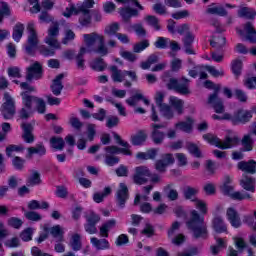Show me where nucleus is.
Wrapping results in <instances>:
<instances>
[{"mask_svg": "<svg viewBox=\"0 0 256 256\" xmlns=\"http://www.w3.org/2000/svg\"><path fill=\"white\" fill-rule=\"evenodd\" d=\"M98 53V55L105 56L109 53V49L105 46V36L93 32L91 34H84V44L80 48V55L86 53Z\"/></svg>", "mask_w": 256, "mask_h": 256, "instance_id": "3", "label": "nucleus"}, {"mask_svg": "<svg viewBox=\"0 0 256 256\" xmlns=\"http://www.w3.org/2000/svg\"><path fill=\"white\" fill-rule=\"evenodd\" d=\"M20 97L22 98V109L19 111V117L21 119H29L35 113V110L40 115H43L47 111V105L45 100L37 96L30 95L34 93L35 88L27 82L20 83ZM33 103H35V110L33 109Z\"/></svg>", "mask_w": 256, "mask_h": 256, "instance_id": "2", "label": "nucleus"}, {"mask_svg": "<svg viewBox=\"0 0 256 256\" xmlns=\"http://www.w3.org/2000/svg\"><path fill=\"white\" fill-rule=\"evenodd\" d=\"M169 43H171L169 38L158 37L154 43V46L157 49H167V47H169Z\"/></svg>", "mask_w": 256, "mask_h": 256, "instance_id": "61", "label": "nucleus"}, {"mask_svg": "<svg viewBox=\"0 0 256 256\" xmlns=\"http://www.w3.org/2000/svg\"><path fill=\"white\" fill-rule=\"evenodd\" d=\"M120 57H122V59H125L126 61H129L130 63H135V61L137 60V55L127 50H121Z\"/></svg>", "mask_w": 256, "mask_h": 256, "instance_id": "62", "label": "nucleus"}, {"mask_svg": "<svg viewBox=\"0 0 256 256\" xmlns=\"http://www.w3.org/2000/svg\"><path fill=\"white\" fill-rule=\"evenodd\" d=\"M240 185L245 191L255 193V179L251 178V176L243 174L242 179L240 180Z\"/></svg>", "mask_w": 256, "mask_h": 256, "instance_id": "30", "label": "nucleus"}, {"mask_svg": "<svg viewBox=\"0 0 256 256\" xmlns=\"http://www.w3.org/2000/svg\"><path fill=\"white\" fill-rule=\"evenodd\" d=\"M97 131L95 130V125L94 124H89L87 126V131H86V140L83 137H80L77 141V148L80 150L85 149L87 147V141H93L95 139Z\"/></svg>", "mask_w": 256, "mask_h": 256, "instance_id": "19", "label": "nucleus"}, {"mask_svg": "<svg viewBox=\"0 0 256 256\" xmlns=\"http://www.w3.org/2000/svg\"><path fill=\"white\" fill-rule=\"evenodd\" d=\"M204 87L214 91V93L208 97L207 101L208 105H211L215 113H217L212 116V119H216L218 121H232L234 125H239L241 123L245 124L248 123V121H251L253 114L256 113V106H253L250 110H239L237 113L231 116V114L225 113L223 101L219 99V95L217 94L219 89H221V85L214 84L213 82L207 80L204 82Z\"/></svg>", "mask_w": 256, "mask_h": 256, "instance_id": "1", "label": "nucleus"}, {"mask_svg": "<svg viewBox=\"0 0 256 256\" xmlns=\"http://www.w3.org/2000/svg\"><path fill=\"white\" fill-rule=\"evenodd\" d=\"M43 75V66L41 63L34 62L27 68L26 79L27 81H35L37 79H41Z\"/></svg>", "mask_w": 256, "mask_h": 256, "instance_id": "17", "label": "nucleus"}, {"mask_svg": "<svg viewBox=\"0 0 256 256\" xmlns=\"http://www.w3.org/2000/svg\"><path fill=\"white\" fill-rule=\"evenodd\" d=\"M193 118H187L186 121H180L175 124L176 131H183V133H191L193 131Z\"/></svg>", "mask_w": 256, "mask_h": 256, "instance_id": "29", "label": "nucleus"}, {"mask_svg": "<svg viewBox=\"0 0 256 256\" xmlns=\"http://www.w3.org/2000/svg\"><path fill=\"white\" fill-rule=\"evenodd\" d=\"M28 209L35 211L37 209H49V203L45 201L31 200L28 202Z\"/></svg>", "mask_w": 256, "mask_h": 256, "instance_id": "49", "label": "nucleus"}, {"mask_svg": "<svg viewBox=\"0 0 256 256\" xmlns=\"http://www.w3.org/2000/svg\"><path fill=\"white\" fill-rule=\"evenodd\" d=\"M204 71L210 73L212 77H223V75H225L223 69L217 70L213 66H203L200 71V79H207V73H205Z\"/></svg>", "mask_w": 256, "mask_h": 256, "instance_id": "28", "label": "nucleus"}, {"mask_svg": "<svg viewBox=\"0 0 256 256\" xmlns=\"http://www.w3.org/2000/svg\"><path fill=\"white\" fill-rule=\"evenodd\" d=\"M232 181L233 180L231 179V177H224L223 183L220 187L224 195H228L229 197H231V199H235L237 201H243V199H251V195H249V193L235 191L233 186L231 185Z\"/></svg>", "mask_w": 256, "mask_h": 256, "instance_id": "10", "label": "nucleus"}, {"mask_svg": "<svg viewBox=\"0 0 256 256\" xmlns=\"http://www.w3.org/2000/svg\"><path fill=\"white\" fill-rule=\"evenodd\" d=\"M24 211V217H26L28 219V221H33L35 223L41 221V219H43V216H41V214H39L38 212L35 211H25V209H23Z\"/></svg>", "mask_w": 256, "mask_h": 256, "instance_id": "58", "label": "nucleus"}, {"mask_svg": "<svg viewBox=\"0 0 256 256\" xmlns=\"http://www.w3.org/2000/svg\"><path fill=\"white\" fill-rule=\"evenodd\" d=\"M175 163V157L173 154L167 153L162 155V159L158 160L155 164L156 171L163 172L169 167V165H173Z\"/></svg>", "mask_w": 256, "mask_h": 256, "instance_id": "24", "label": "nucleus"}, {"mask_svg": "<svg viewBox=\"0 0 256 256\" xmlns=\"http://www.w3.org/2000/svg\"><path fill=\"white\" fill-rule=\"evenodd\" d=\"M157 157V150L156 149H151L147 152H139L136 154V158L139 161H147L149 159H155Z\"/></svg>", "mask_w": 256, "mask_h": 256, "instance_id": "46", "label": "nucleus"}, {"mask_svg": "<svg viewBox=\"0 0 256 256\" xmlns=\"http://www.w3.org/2000/svg\"><path fill=\"white\" fill-rule=\"evenodd\" d=\"M212 227L216 233H225L227 231V224L221 216H215L212 221Z\"/></svg>", "mask_w": 256, "mask_h": 256, "instance_id": "32", "label": "nucleus"}, {"mask_svg": "<svg viewBox=\"0 0 256 256\" xmlns=\"http://www.w3.org/2000/svg\"><path fill=\"white\" fill-rule=\"evenodd\" d=\"M139 101H142L146 107H149V105H151V100L145 97L141 92H136L132 97L126 100V103L130 107H135L136 105H138Z\"/></svg>", "mask_w": 256, "mask_h": 256, "instance_id": "26", "label": "nucleus"}, {"mask_svg": "<svg viewBox=\"0 0 256 256\" xmlns=\"http://www.w3.org/2000/svg\"><path fill=\"white\" fill-rule=\"evenodd\" d=\"M57 37H59V24L53 23L48 29V35L45 38L46 45H49L52 47V49L39 47V51L42 55H44V57H52V55H55V49H59V47H61Z\"/></svg>", "mask_w": 256, "mask_h": 256, "instance_id": "5", "label": "nucleus"}, {"mask_svg": "<svg viewBox=\"0 0 256 256\" xmlns=\"http://www.w3.org/2000/svg\"><path fill=\"white\" fill-rule=\"evenodd\" d=\"M3 103L0 107V112L4 119H13L17 113L15 98L9 92H5L2 99Z\"/></svg>", "mask_w": 256, "mask_h": 256, "instance_id": "9", "label": "nucleus"}, {"mask_svg": "<svg viewBox=\"0 0 256 256\" xmlns=\"http://www.w3.org/2000/svg\"><path fill=\"white\" fill-rule=\"evenodd\" d=\"M23 134L22 139L25 143H33L35 141V136L33 135V127H35V122L23 123L21 125Z\"/></svg>", "mask_w": 256, "mask_h": 256, "instance_id": "25", "label": "nucleus"}, {"mask_svg": "<svg viewBox=\"0 0 256 256\" xmlns=\"http://www.w3.org/2000/svg\"><path fill=\"white\" fill-rule=\"evenodd\" d=\"M226 219L229 221L232 227H235L236 229L241 225V217H239V213L233 207L227 209Z\"/></svg>", "mask_w": 256, "mask_h": 256, "instance_id": "27", "label": "nucleus"}, {"mask_svg": "<svg viewBox=\"0 0 256 256\" xmlns=\"http://www.w3.org/2000/svg\"><path fill=\"white\" fill-rule=\"evenodd\" d=\"M127 199H129V189L125 183H120L116 192L117 205L125 207Z\"/></svg>", "mask_w": 256, "mask_h": 256, "instance_id": "20", "label": "nucleus"}, {"mask_svg": "<svg viewBox=\"0 0 256 256\" xmlns=\"http://www.w3.org/2000/svg\"><path fill=\"white\" fill-rule=\"evenodd\" d=\"M231 71L235 77H239L241 71H243V61L239 58L234 59L231 62Z\"/></svg>", "mask_w": 256, "mask_h": 256, "instance_id": "47", "label": "nucleus"}, {"mask_svg": "<svg viewBox=\"0 0 256 256\" xmlns=\"http://www.w3.org/2000/svg\"><path fill=\"white\" fill-rule=\"evenodd\" d=\"M242 147L244 151H253V138H251V134L244 135L242 138Z\"/></svg>", "mask_w": 256, "mask_h": 256, "instance_id": "59", "label": "nucleus"}, {"mask_svg": "<svg viewBox=\"0 0 256 256\" xmlns=\"http://www.w3.org/2000/svg\"><path fill=\"white\" fill-rule=\"evenodd\" d=\"M179 227L180 224L178 222H174L168 230V237L169 239H171L174 245H181V243L185 241V236H183V234L175 236L177 234V231L179 230Z\"/></svg>", "mask_w": 256, "mask_h": 256, "instance_id": "23", "label": "nucleus"}, {"mask_svg": "<svg viewBox=\"0 0 256 256\" xmlns=\"http://www.w3.org/2000/svg\"><path fill=\"white\" fill-rule=\"evenodd\" d=\"M204 218L197 210L190 211V220L187 222V227L192 231L195 237H206L207 228L203 224Z\"/></svg>", "mask_w": 256, "mask_h": 256, "instance_id": "6", "label": "nucleus"}, {"mask_svg": "<svg viewBox=\"0 0 256 256\" xmlns=\"http://www.w3.org/2000/svg\"><path fill=\"white\" fill-rule=\"evenodd\" d=\"M68 245L73 251H81V247H83V244L81 243V235L77 233L71 234Z\"/></svg>", "mask_w": 256, "mask_h": 256, "instance_id": "33", "label": "nucleus"}, {"mask_svg": "<svg viewBox=\"0 0 256 256\" xmlns=\"http://www.w3.org/2000/svg\"><path fill=\"white\" fill-rule=\"evenodd\" d=\"M25 32V25L22 23H17L13 28L12 37L16 43L21 41V37H23V33Z\"/></svg>", "mask_w": 256, "mask_h": 256, "instance_id": "43", "label": "nucleus"}, {"mask_svg": "<svg viewBox=\"0 0 256 256\" xmlns=\"http://www.w3.org/2000/svg\"><path fill=\"white\" fill-rule=\"evenodd\" d=\"M111 187H105L102 192H96L93 195V201L95 203H103L105 201L106 197H109L111 195Z\"/></svg>", "mask_w": 256, "mask_h": 256, "instance_id": "41", "label": "nucleus"}, {"mask_svg": "<svg viewBox=\"0 0 256 256\" xmlns=\"http://www.w3.org/2000/svg\"><path fill=\"white\" fill-rule=\"evenodd\" d=\"M147 47H149V40H143L133 45V51L134 53H142Z\"/></svg>", "mask_w": 256, "mask_h": 256, "instance_id": "63", "label": "nucleus"}, {"mask_svg": "<svg viewBox=\"0 0 256 256\" xmlns=\"http://www.w3.org/2000/svg\"><path fill=\"white\" fill-rule=\"evenodd\" d=\"M25 151V146L23 144L9 145L6 148L7 157H13L15 153H23Z\"/></svg>", "mask_w": 256, "mask_h": 256, "instance_id": "51", "label": "nucleus"}, {"mask_svg": "<svg viewBox=\"0 0 256 256\" xmlns=\"http://www.w3.org/2000/svg\"><path fill=\"white\" fill-rule=\"evenodd\" d=\"M238 168L241 171H245L246 173H255L256 172V162L251 160L249 162H240L238 164Z\"/></svg>", "mask_w": 256, "mask_h": 256, "instance_id": "44", "label": "nucleus"}, {"mask_svg": "<svg viewBox=\"0 0 256 256\" xmlns=\"http://www.w3.org/2000/svg\"><path fill=\"white\" fill-rule=\"evenodd\" d=\"M243 83L247 89H256V77L255 76L246 77L244 79Z\"/></svg>", "mask_w": 256, "mask_h": 256, "instance_id": "64", "label": "nucleus"}, {"mask_svg": "<svg viewBox=\"0 0 256 256\" xmlns=\"http://www.w3.org/2000/svg\"><path fill=\"white\" fill-rule=\"evenodd\" d=\"M119 29H121V26L119 25V23L117 22L110 23L105 26L104 35L106 37H113L115 35L117 36V34L119 33Z\"/></svg>", "mask_w": 256, "mask_h": 256, "instance_id": "39", "label": "nucleus"}, {"mask_svg": "<svg viewBox=\"0 0 256 256\" xmlns=\"http://www.w3.org/2000/svg\"><path fill=\"white\" fill-rule=\"evenodd\" d=\"M91 245L95 247V249H98L99 251H105L106 249L111 248V244H109V241L107 239H98L95 237H92L90 239Z\"/></svg>", "mask_w": 256, "mask_h": 256, "instance_id": "34", "label": "nucleus"}, {"mask_svg": "<svg viewBox=\"0 0 256 256\" xmlns=\"http://www.w3.org/2000/svg\"><path fill=\"white\" fill-rule=\"evenodd\" d=\"M93 5H95L94 0H84L81 7H79V13H81L79 23L82 27H89V24L92 23V15L89 9H93Z\"/></svg>", "mask_w": 256, "mask_h": 256, "instance_id": "13", "label": "nucleus"}, {"mask_svg": "<svg viewBox=\"0 0 256 256\" xmlns=\"http://www.w3.org/2000/svg\"><path fill=\"white\" fill-rule=\"evenodd\" d=\"M195 41V36L193 34H187L183 39L184 51L187 55H195V49L193 48V43Z\"/></svg>", "mask_w": 256, "mask_h": 256, "instance_id": "31", "label": "nucleus"}, {"mask_svg": "<svg viewBox=\"0 0 256 256\" xmlns=\"http://www.w3.org/2000/svg\"><path fill=\"white\" fill-rule=\"evenodd\" d=\"M101 221V217L96 214L95 212H90L86 216V224H85V231L89 233V235H95L97 233V223Z\"/></svg>", "mask_w": 256, "mask_h": 256, "instance_id": "15", "label": "nucleus"}, {"mask_svg": "<svg viewBox=\"0 0 256 256\" xmlns=\"http://www.w3.org/2000/svg\"><path fill=\"white\" fill-rule=\"evenodd\" d=\"M25 10L30 11V13H39V11H41L39 0H28L26 2Z\"/></svg>", "mask_w": 256, "mask_h": 256, "instance_id": "53", "label": "nucleus"}, {"mask_svg": "<svg viewBox=\"0 0 256 256\" xmlns=\"http://www.w3.org/2000/svg\"><path fill=\"white\" fill-rule=\"evenodd\" d=\"M197 193H199V189L191 186H186L183 188V195L185 199L191 201L192 203L197 200Z\"/></svg>", "mask_w": 256, "mask_h": 256, "instance_id": "38", "label": "nucleus"}, {"mask_svg": "<svg viewBox=\"0 0 256 256\" xmlns=\"http://www.w3.org/2000/svg\"><path fill=\"white\" fill-rule=\"evenodd\" d=\"M116 3L126 5L120 9V15L124 21H129L131 17H137L140 11H143V5L138 0H115Z\"/></svg>", "mask_w": 256, "mask_h": 256, "instance_id": "7", "label": "nucleus"}, {"mask_svg": "<svg viewBox=\"0 0 256 256\" xmlns=\"http://www.w3.org/2000/svg\"><path fill=\"white\" fill-rule=\"evenodd\" d=\"M79 7H81V4L75 5L73 3H69L65 10L62 12L63 17L69 19V17H73V15L79 14Z\"/></svg>", "mask_w": 256, "mask_h": 256, "instance_id": "40", "label": "nucleus"}, {"mask_svg": "<svg viewBox=\"0 0 256 256\" xmlns=\"http://www.w3.org/2000/svg\"><path fill=\"white\" fill-rule=\"evenodd\" d=\"M164 81L167 82V87L168 89H173L174 91H178V93H181V95H189V87L187 86V83H189V80L184 79L185 85L179 83L177 79L175 78H170L167 80V78H164Z\"/></svg>", "mask_w": 256, "mask_h": 256, "instance_id": "16", "label": "nucleus"}, {"mask_svg": "<svg viewBox=\"0 0 256 256\" xmlns=\"http://www.w3.org/2000/svg\"><path fill=\"white\" fill-rule=\"evenodd\" d=\"M28 187H35V185H41V173L37 170H31L27 178Z\"/></svg>", "mask_w": 256, "mask_h": 256, "instance_id": "36", "label": "nucleus"}, {"mask_svg": "<svg viewBox=\"0 0 256 256\" xmlns=\"http://www.w3.org/2000/svg\"><path fill=\"white\" fill-rule=\"evenodd\" d=\"M117 225L116 219H110L100 227L101 237H109V231L115 229Z\"/></svg>", "mask_w": 256, "mask_h": 256, "instance_id": "35", "label": "nucleus"}, {"mask_svg": "<svg viewBox=\"0 0 256 256\" xmlns=\"http://www.w3.org/2000/svg\"><path fill=\"white\" fill-rule=\"evenodd\" d=\"M110 71L112 81H114L115 83H123L124 81V87H131V82L126 79L125 71L117 69L116 66L110 67Z\"/></svg>", "mask_w": 256, "mask_h": 256, "instance_id": "21", "label": "nucleus"}, {"mask_svg": "<svg viewBox=\"0 0 256 256\" xmlns=\"http://www.w3.org/2000/svg\"><path fill=\"white\" fill-rule=\"evenodd\" d=\"M159 129H163V125L154 124L152 125V139L154 143H162L163 139H165V134Z\"/></svg>", "mask_w": 256, "mask_h": 256, "instance_id": "37", "label": "nucleus"}, {"mask_svg": "<svg viewBox=\"0 0 256 256\" xmlns=\"http://www.w3.org/2000/svg\"><path fill=\"white\" fill-rule=\"evenodd\" d=\"M204 141H207L209 145H214V147H218V149H231V147H235L239 143V138L237 136L227 137L224 141H221L213 134H205L203 135Z\"/></svg>", "mask_w": 256, "mask_h": 256, "instance_id": "8", "label": "nucleus"}, {"mask_svg": "<svg viewBox=\"0 0 256 256\" xmlns=\"http://www.w3.org/2000/svg\"><path fill=\"white\" fill-rule=\"evenodd\" d=\"M35 233V228H25L21 234H20V238L25 241V242H29V241H33V234Z\"/></svg>", "mask_w": 256, "mask_h": 256, "instance_id": "57", "label": "nucleus"}, {"mask_svg": "<svg viewBox=\"0 0 256 256\" xmlns=\"http://www.w3.org/2000/svg\"><path fill=\"white\" fill-rule=\"evenodd\" d=\"M113 137L116 141V143H119L121 146L118 148L117 146H110L106 148V153L107 155H133L131 152V146L129 143L125 142L124 140L121 139V136H119L117 133H113Z\"/></svg>", "mask_w": 256, "mask_h": 256, "instance_id": "12", "label": "nucleus"}, {"mask_svg": "<svg viewBox=\"0 0 256 256\" xmlns=\"http://www.w3.org/2000/svg\"><path fill=\"white\" fill-rule=\"evenodd\" d=\"M207 12L211 15H220L221 17H224V15H227V11L225 8L221 5L212 4L208 7Z\"/></svg>", "mask_w": 256, "mask_h": 256, "instance_id": "48", "label": "nucleus"}, {"mask_svg": "<svg viewBox=\"0 0 256 256\" xmlns=\"http://www.w3.org/2000/svg\"><path fill=\"white\" fill-rule=\"evenodd\" d=\"M147 139V134L144 131H140L132 136V145H143Z\"/></svg>", "mask_w": 256, "mask_h": 256, "instance_id": "55", "label": "nucleus"}, {"mask_svg": "<svg viewBox=\"0 0 256 256\" xmlns=\"http://www.w3.org/2000/svg\"><path fill=\"white\" fill-rule=\"evenodd\" d=\"M155 104H150V117L152 121H159V114L165 119H173V108L169 106V104L163 103L165 101V92L157 91L154 94Z\"/></svg>", "mask_w": 256, "mask_h": 256, "instance_id": "4", "label": "nucleus"}, {"mask_svg": "<svg viewBox=\"0 0 256 256\" xmlns=\"http://www.w3.org/2000/svg\"><path fill=\"white\" fill-rule=\"evenodd\" d=\"M193 203L194 207H196L202 215H207V211H209L207 208V202L198 198Z\"/></svg>", "mask_w": 256, "mask_h": 256, "instance_id": "60", "label": "nucleus"}, {"mask_svg": "<svg viewBox=\"0 0 256 256\" xmlns=\"http://www.w3.org/2000/svg\"><path fill=\"white\" fill-rule=\"evenodd\" d=\"M50 145L52 149H56L57 151H61L63 147H65V141L60 137H52L50 139Z\"/></svg>", "mask_w": 256, "mask_h": 256, "instance_id": "56", "label": "nucleus"}, {"mask_svg": "<svg viewBox=\"0 0 256 256\" xmlns=\"http://www.w3.org/2000/svg\"><path fill=\"white\" fill-rule=\"evenodd\" d=\"M26 29L28 38L27 43L24 45V49L28 55H33L39 44V36H37V31L35 30V22H28Z\"/></svg>", "mask_w": 256, "mask_h": 256, "instance_id": "11", "label": "nucleus"}, {"mask_svg": "<svg viewBox=\"0 0 256 256\" xmlns=\"http://www.w3.org/2000/svg\"><path fill=\"white\" fill-rule=\"evenodd\" d=\"M61 79H63V74H59L51 85L52 93L54 95H61V90L63 89Z\"/></svg>", "mask_w": 256, "mask_h": 256, "instance_id": "50", "label": "nucleus"}, {"mask_svg": "<svg viewBox=\"0 0 256 256\" xmlns=\"http://www.w3.org/2000/svg\"><path fill=\"white\" fill-rule=\"evenodd\" d=\"M168 103H169L168 106H170V109L174 111L173 117H175V113H177V115H182L185 109V101H183L178 97L170 96L168 99Z\"/></svg>", "mask_w": 256, "mask_h": 256, "instance_id": "22", "label": "nucleus"}, {"mask_svg": "<svg viewBox=\"0 0 256 256\" xmlns=\"http://www.w3.org/2000/svg\"><path fill=\"white\" fill-rule=\"evenodd\" d=\"M52 235L54 239H59V241H63L65 237V228L60 225H55L50 228L44 227V232L40 234L39 238L37 239L38 243H43L45 239H47L48 235Z\"/></svg>", "mask_w": 256, "mask_h": 256, "instance_id": "14", "label": "nucleus"}, {"mask_svg": "<svg viewBox=\"0 0 256 256\" xmlns=\"http://www.w3.org/2000/svg\"><path fill=\"white\" fill-rule=\"evenodd\" d=\"M149 177H151V171H149V168L139 166L135 169L134 183H136V185H143Z\"/></svg>", "mask_w": 256, "mask_h": 256, "instance_id": "18", "label": "nucleus"}, {"mask_svg": "<svg viewBox=\"0 0 256 256\" xmlns=\"http://www.w3.org/2000/svg\"><path fill=\"white\" fill-rule=\"evenodd\" d=\"M47 153V150L45 149V146L43 145H37L36 147H30L27 149V159H31L33 155H45Z\"/></svg>", "mask_w": 256, "mask_h": 256, "instance_id": "42", "label": "nucleus"}, {"mask_svg": "<svg viewBox=\"0 0 256 256\" xmlns=\"http://www.w3.org/2000/svg\"><path fill=\"white\" fill-rule=\"evenodd\" d=\"M239 17H243L244 19H255L256 11L252 8L241 7L238 10Z\"/></svg>", "mask_w": 256, "mask_h": 256, "instance_id": "45", "label": "nucleus"}, {"mask_svg": "<svg viewBox=\"0 0 256 256\" xmlns=\"http://www.w3.org/2000/svg\"><path fill=\"white\" fill-rule=\"evenodd\" d=\"M153 186L144 187V194H137L134 200L135 205H139V203H143V201H147L149 199V193H151Z\"/></svg>", "mask_w": 256, "mask_h": 256, "instance_id": "52", "label": "nucleus"}, {"mask_svg": "<svg viewBox=\"0 0 256 256\" xmlns=\"http://www.w3.org/2000/svg\"><path fill=\"white\" fill-rule=\"evenodd\" d=\"M227 43L223 35L216 33L210 40V45L212 47H223Z\"/></svg>", "mask_w": 256, "mask_h": 256, "instance_id": "54", "label": "nucleus"}]
</instances>
